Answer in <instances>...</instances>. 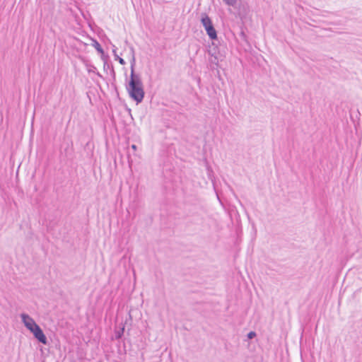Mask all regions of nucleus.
I'll list each match as a JSON object with an SVG mask.
<instances>
[{
	"label": "nucleus",
	"instance_id": "obj_10",
	"mask_svg": "<svg viewBox=\"0 0 362 362\" xmlns=\"http://www.w3.org/2000/svg\"><path fill=\"white\" fill-rule=\"evenodd\" d=\"M255 336H256V333L253 331H251L247 334V338L250 339H253Z\"/></svg>",
	"mask_w": 362,
	"mask_h": 362
},
{
	"label": "nucleus",
	"instance_id": "obj_3",
	"mask_svg": "<svg viewBox=\"0 0 362 362\" xmlns=\"http://www.w3.org/2000/svg\"><path fill=\"white\" fill-rule=\"evenodd\" d=\"M20 316L24 326L30 332L33 331L34 329H35V327L39 326L29 315L26 313H21Z\"/></svg>",
	"mask_w": 362,
	"mask_h": 362
},
{
	"label": "nucleus",
	"instance_id": "obj_2",
	"mask_svg": "<svg viewBox=\"0 0 362 362\" xmlns=\"http://www.w3.org/2000/svg\"><path fill=\"white\" fill-rule=\"evenodd\" d=\"M201 22L209 38L212 40L217 39L216 30L213 25L211 19L207 14L203 13L202 15Z\"/></svg>",
	"mask_w": 362,
	"mask_h": 362
},
{
	"label": "nucleus",
	"instance_id": "obj_11",
	"mask_svg": "<svg viewBox=\"0 0 362 362\" xmlns=\"http://www.w3.org/2000/svg\"><path fill=\"white\" fill-rule=\"evenodd\" d=\"M131 148H132L134 151H136V148H137V146H136V145H135V144H132V145L131 146Z\"/></svg>",
	"mask_w": 362,
	"mask_h": 362
},
{
	"label": "nucleus",
	"instance_id": "obj_1",
	"mask_svg": "<svg viewBox=\"0 0 362 362\" xmlns=\"http://www.w3.org/2000/svg\"><path fill=\"white\" fill-rule=\"evenodd\" d=\"M132 53L133 56L131 61V74L128 85L127 86V90L130 98L138 104L141 103L144 100L145 93L140 76L134 72L135 57L133 49Z\"/></svg>",
	"mask_w": 362,
	"mask_h": 362
},
{
	"label": "nucleus",
	"instance_id": "obj_8",
	"mask_svg": "<svg viewBox=\"0 0 362 362\" xmlns=\"http://www.w3.org/2000/svg\"><path fill=\"white\" fill-rule=\"evenodd\" d=\"M124 332V327H122L120 330L116 332L115 333V337L116 339H120L122 336L123 335Z\"/></svg>",
	"mask_w": 362,
	"mask_h": 362
},
{
	"label": "nucleus",
	"instance_id": "obj_9",
	"mask_svg": "<svg viewBox=\"0 0 362 362\" xmlns=\"http://www.w3.org/2000/svg\"><path fill=\"white\" fill-rule=\"evenodd\" d=\"M104 69H111L112 72L113 74H115L112 65V64H109L107 62H105V63H104Z\"/></svg>",
	"mask_w": 362,
	"mask_h": 362
},
{
	"label": "nucleus",
	"instance_id": "obj_5",
	"mask_svg": "<svg viewBox=\"0 0 362 362\" xmlns=\"http://www.w3.org/2000/svg\"><path fill=\"white\" fill-rule=\"evenodd\" d=\"M112 52H113V55L115 57V59L116 61H118L119 63L122 65H124L126 64L125 61L124 59L119 57V56L117 55V47L113 45V49H112Z\"/></svg>",
	"mask_w": 362,
	"mask_h": 362
},
{
	"label": "nucleus",
	"instance_id": "obj_6",
	"mask_svg": "<svg viewBox=\"0 0 362 362\" xmlns=\"http://www.w3.org/2000/svg\"><path fill=\"white\" fill-rule=\"evenodd\" d=\"M94 47H95V49H96L99 53H101V54H103V53H104V50H103V47H101V45H100V43H99L98 42L95 41Z\"/></svg>",
	"mask_w": 362,
	"mask_h": 362
},
{
	"label": "nucleus",
	"instance_id": "obj_7",
	"mask_svg": "<svg viewBox=\"0 0 362 362\" xmlns=\"http://www.w3.org/2000/svg\"><path fill=\"white\" fill-rule=\"evenodd\" d=\"M223 1L228 6H235L237 4V0H223Z\"/></svg>",
	"mask_w": 362,
	"mask_h": 362
},
{
	"label": "nucleus",
	"instance_id": "obj_4",
	"mask_svg": "<svg viewBox=\"0 0 362 362\" xmlns=\"http://www.w3.org/2000/svg\"><path fill=\"white\" fill-rule=\"evenodd\" d=\"M30 332L33 334L34 337L39 342H40L45 345L47 344L48 341H47V337L45 336V334H44L42 329H41V327L40 326H38L37 327H35V329H34Z\"/></svg>",
	"mask_w": 362,
	"mask_h": 362
}]
</instances>
